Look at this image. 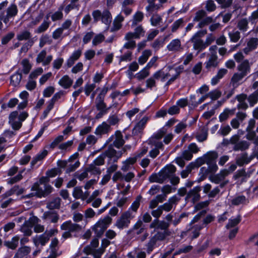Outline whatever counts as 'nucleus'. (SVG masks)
<instances>
[{
	"label": "nucleus",
	"mask_w": 258,
	"mask_h": 258,
	"mask_svg": "<svg viewBox=\"0 0 258 258\" xmlns=\"http://www.w3.org/2000/svg\"><path fill=\"white\" fill-rule=\"evenodd\" d=\"M181 46V42L180 39L176 38L170 41L167 45V49L170 51H176L179 49Z\"/></svg>",
	"instance_id": "nucleus-31"
},
{
	"label": "nucleus",
	"mask_w": 258,
	"mask_h": 258,
	"mask_svg": "<svg viewBox=\"0 0 258 258\" xmlns=\"http://www.w3.org/2000/svg\"><path fill=\"white\" fill-rule=\"evenodd\" d=\"M238 70L245 76H246L250 70L248 61L247 59L241 62L237 67Z\"/></svg>",
	"instance_id": "nucleus-32"
},
{
	"label": "nucleus",
	"mask_w": 258,
	"mask_h": 258,
	"mask_svg": "<svg viewBox=\"0 0 258 258\" xmlns=\"http://www.w3.org/2000/svg\"><path fill=\"white\" fill-rule=\"evenodd\" d=\"M22 79V75L19 73H15L11 77V83L14 86H18Z\"/></svg>",
	"instance_id": "nucleus-45"
},
{
	"label": "nucleus",
	"mask_w": 258,
	"mask_h": 258,
	"mask_svg": "<svg viewBox=\"0 0 258 258\" xmlns=\"http://www.w3.org/2000/svg\"><path fill=\"white\" fill-rule=\"evenodd\" d=\"M246 200V198L244 195L237 196L232 200V204L237 206L244 203Z\"/></svg>",
	"instance_id": "nucleus-60"
},
{
	"label": "nucleus",
	"mask_w": 258,
	"mask_h": 258,
	"mask_svg": "<svg viewBox=\"0 0 258 258\" xmlns=\"http://www.w3.org/2000/svg\"><path fill=\"white\" fill-rule=\"evenodd\" d=\"M225 176L226 175H221V173H218L216 174L210 175L209 179L213 183L218 184L224 179Z\"/></svg>",
	"instance_id": "nucleus-40"
},
{
	"label": "nucleus",
	"mask_w": 258,
	"mask_h": 258,
	"mask_svg": "<svg viewBox=\"0 0 258 258\" xmlns=\"http://www.w3.org/2000/svg\"><path fill=\"white\" fill-rule=\"evenodd\" d=\"M20 237L18 235L13 237L11 240L4 242V245L12 249H15L18 245Z\"/></svg>",
	"instance_id": "nucleus-30"
},
{
	"label": "nucleus",
	"mask_w": 258,
	"mask_h": 258,
	"mask_svg": "<svg viewBox=\"0 0 258 258\" xmlns=\"http://www.w3.org/2000/svg\"><path fill=\"white\" fill-rule=\"evenodd\" d=\"M31 33L28 30H23L17 34V39L19 41L28 40L32 39Z\"/></svg>",
	"instance_id": "nucleus-35"
},
{
	"label": "nucleus",
	"mask_w": 258,
	"mask_h": 258,
	"mask_svg": "<svg viewBox=\"0 0 258 258\" xmlns=\"http://www.w3.org/2000/svg\"><path fill=\"white\" fill-rule=\"evenodd\" d=\"M15 36L14 32H11L5 35L1 40V43L3 45L7 44Z\"/></svg>",
	"instance_id": "nucleus-63"
},
{
	"label": "nucleus",
	"mask_w": 258,
	"mask_h": 258,
	"mask_svg": "<svg viewBox=\"0 0 258 258\" xmlns=\"http://www.w3.org/2000/svg\"><path fill=\"white\" fill-rule=\"evenodd\" d=\"M81 226L74 223L71 220L67 221L60 226V229L65 231L62 233V237L66 239L72 237V233L79 232L81 230Z\"/></svg>",
	"instance_id": "nucleus-3"
},
{
	"label": "nucleus",
	"mask_w": 258,
	"mask_h": 258,
	"mask_svg": "<svg viewBox=\"0 0 258 258\" xmlns=\"http://www.w3.org/2000/svg\"><path fill=\"white\" fill-rule=\"evenodd\" d=\"M112 179L113 182H116L118 180L122 181L123 180L128 182L129 181V173L123 175L120 171L115 172L112 176Z\"/></svg>",
	"instance_id": "nucleus-37"
},
{
	"label": "nucleus",
	"mask_w": 258,
	"mask_h": 258,
	"mask_svg": "<svg viewBox=\"0 0 258 258\" xmlns=\"http://www.w3.org/2000/svg\"><path fill=\"white\" fill-rule=\"evenodd\" d=\"M107 91L104 92L102 91L103 94L102 93L100 94L96 98V107L98 110H100L102 112H106V105L103 102L104 96L106 93Z\"/></svg>",
	"instance_id": "nucleus-22"
},
{
	"label": "nucleus",
	"mask_w": 258,
	"mask_h": 258,
	"mask_svg": "<svg viewBox=\"0 0 258 258\" xmlns=\"http://www.w3.org/2000/svg\"><path fill=\"white\" fill-rule=\"evenodd\" d=\"M98 166L93 163H91L86 168L87 171L93 174H100L101 171L100 168Z\"/></svg>",
	"instance_id": "nucleus-49"
},
{
	"label": "nucleus",
	"mask_w": 258,
	"mask_h": 258,
	"mask_svg": "<svg viewBox=\"0 0 258 258\" xmlns=\"http://www.w3.org/2000/svg\"><path fill=\"white\" fill-rule=\"evenodd\" d=\"M83 196V190L82 188L77 186L74 188L73 192V196L76 199H81Z\"/></svg>",
	"instance_id": "nucleus-61"
},
{
	"label": "nucleus",
	"mask_w": 258,
	"mask_h": 258,
	"mask_svg": "<svg viewBox=\"0 0 258 258\" xmlns=\"http://www.w3.org/2000/svg\"><path fill=\"white\" fill-rule=\"evenodd\" d=\"M142 197L141 196H138L135 201H134L132 205L130 206V210H132L133 211L136 212L139 208V207L140 204V201L141 200Z\"/></svg>",
	"instance_id": "nucleus-57"
},
{
	"label": "nucleus",
	"mask_w": 258,
	"mask_h": 258,
	"mask_svg": "<svg viewBox=\"0 0 258 258\" xmlns=\"http://www.w3.org/2000/svg\"><path fill=\"white\" fill-rule=\"evenodd\" d=\"M169 222L164 220H159L158 219H155L151 222L150 225L151 228H154V230L160 229L163 231L169 230Z\"/></svg>",
	"instance_id": "nucleus-10"
},
{
	"label": "nucleus",
	"mask_w": 258,
	"mask_h": 258,
	"mask_svg": "<svg viewBox=\"0 0 258 258\" xmlns=\"http://www.w3.org/2000/svg\"><path fill=\"white\" fill-rule=\"evenodd\" d=\"M171 233L170 230L158 231L154 236L157 241H162L164 240L166 237L170 236Z\"/></svg>",
	"instance_id": "nucleus-41"
},
{
	"label": "nucleus",
	"mask_w": 258,
	"mask_h": 258,
	"mask_svg": "<svg viewBox=\"0 0 258 258\" xmlns=\"http://www.w3.org/2000/svg\"><path fill=\"white\" fill-rule=\"evenodd\" d=\"M60 199L56 198L47 204V208L49 209H58L60 207Z\"/></svg>",
	"instance_id": "nucleus-43"
},
{
	"label": "nucleus",
	"mask_w": 258,
	"mask_h": 258,
	"mask_svg": "<svg viewBox=\"0 0 258 258\" xmlns=\"http://www.w3.org/2000/svg\"><path fill=\"white\" fill-rule=\"evenodd\" d=\"M31 190L32 192L24 196L23 198L24 199H29L35 196L38 198L44 197L43 189L40 187V184L38 182L34 183L31 187Z\"/></svg>",
	"instance_id": "nucleus-9"
},
{
	"label": "nucleus",
	"mask_w": 258,
	"mask_h": 258,
	"mask_svg": "<svg viewBox=\"0 0 258 258\" xmlns=\"http://www.w3.org/2000/svg\"><path fill=\"white\" fill-rule=\"evenodd\" d=\"M81 54L82 51L79 49L74 51L66 61V64L67 67H71L74 64L75 62L80 58Z\"/></svg>",
	"instance_id": "nucleus-21"
},
{
	"label": "nucleus",
	"mask_w": 258,
	"mask_h": 258,
	"mask_svg": "<svg viewBox=\"0 0 258 258\" xmlns=\"http://www.w3.org/2000/svg\"><path fill=\"white\" fill-rule=\"evenodd\" d=\"M248 101L250 107L253 106L258 101V94L254 92L248 96Z\"/></svg>",
	"instance_id": "nucleus-51"
},
{
	"label": "nucleus",
	"mask_w": 258,
	"mask_h": 258,
	"mask_svg": "<svg viewBox=\"0 0 258 258\" xmlns=\"http://www.w3.org/2000/svg\"><path fill=\"white\" fill-rule=\"evenodd\" d=\"M18 8L15 3L9 5L7 0L0 3V17L6 25H8L10 21L14 19L18 15Z\"/></svg>",
	"instance_id": "nucleus-1"
},
{
	"label": "nucleus",
	"mask_w": 258,
	"mask_h": 258,
	"mask_svg": "<svg viewBox=\"0 0 258 258\" xmlns=\"http://www.w3.org/2000/svg\"><path fill=\"white\" fill-rule=\"evenodd\" d=\"M216 159L212 158V154H210V158L207 161V164L208 167V173L211 172L215 173L218 169V167L216 164Z\"/></svg>",
	"instance_id": "nucleus-24"
},
{
	"label": "nucleus",
	"mask_w": 258,
	"mask_h": 258,
	"mask_svg": "<svg viewBox=\"0 0 258 258\" xmlns=\"http://www.w3.org/2000/svg\"><path fill=\"white\" fill-rule=\"evenodd\" d=\"M122 151L124 152V149L122 151H116L112 147L109 146L103 153L105 158L107 157L109 158L113 159L114 161H117L121 157Z\"/></svg>",
	"instance_id": "nucleus-12"
},
{
	"label": "nucleus",
	"mask_w": 258,
	"mask_h": 258,
	"mask_svg": "<svg viewBox=\"0 0 258 258\" xmlns=\"http://www.w3.org/2000/svg\"><path fill=\"white\" fill-rule=\"evenodd\" d=\"M111 218L109 216H106L103 219H100L94 226L93 230L97 236H102L105 230L107 228L111 222Z\"/></svg>",
	"instance_id": "nucleus-5"
},
{
	"label": "nucleus",
	"mask_w": 258,
	"mask_h": 258,
	"mask_svg": "<svg viewBox=\"0 0 258 258\" xmlns=\"http://www.w3.org/2000/svg\"><path fill=\"white\" fill-rule=\"evenodd\" d=\"M233 144V150L235 152L245 151L248 149L250 146V143L245 140H242L238 142H236V141L234 140V143Z\"/></svg>",
	"instance_id": "nucleus-19"
},
{
	"label": "nucleus",
	"mask_w": 258,
	"mask_h": 258,
	"mask_svg": "<svg viewBox=\"0 0 258 258\" xmlns=\"http://www.w3.org/2000/svg\"><path fill=\"white\" fill-rule=\"evenodd\" d=\"M112 18L110 12L107 10L104 11L102 15L101 20L102 23L106 25H109L111 22Z\"/></svg>",
	"instance_id": "nucleus-46"
},
{
	"label": "nucleus",
	"mask_w": 258,
	"mask_h": 258,
	"mask_svg": "<svg viewBox=\"0 0 258 258\" xmlns=\"http://www.w3.org/2000/svg\"><path fill=\"white\" fill-rule=\"evenodd\" d=\"M210 154H212V158L216 159L218 157L217 152L214 151H210L204 154L202 156L197 158L193 162L196 165L197 168L204 164L207 163V161L210 158Z\"/></svg>",
	"instance_id": "nucleus-8"
},
{
	"label": "nucleus",
	"mask_w": 258,
	"mask_h": 258,
	"mask_svg": "<svg viewBox=\"0 0 258 258\" xmlns=\"http://www.w3.org/2000/svg\"><path fill=\"white\" fill-rule=\"evenodd\" d=\"M104 39L105 37L103 34L101 33L98 34L96 35L93 38L92 40V45L93 46H96L103 42Z\"/></svg>",
	"instance_id": "nucleus-58"
},
{
	"label": "nucleus",
	"mask_w": 258,
	"mask_h": 258,
	"mask_svg": "<svg viewBox=\"0 0 258 258\" xmlns=\"http://www.w3.org/2000/svg\"><path fill=\"white\" fill-rule=\"evenodd\" d=\"M207 33V30L206 29H201L198 31L189 39V41H192L195 39H201V37H203Z\"/></svg>",
	"instance_id": "nucleus-59"
},
{
	"label": "nucleus",
	"mask_w": 258,
	"mask_h": 258,
	"mask_svg": "<svg viewBox=\"0 0 258 258\" xmlns=\"http://www.w3.org/2000/svg\"><path fill=\"white\" fill-rule=\"evenodd\" d=\"M179 156H180V158H182L185 160L189 161L192 158L193 154L187 149L183 151Z\"/></svg>",
	"instance_id": "nucleus-62"
},
{
	"label": "nucleus",
	"mask_w": 258,
	"mask_h": 258,
	"mask_svg": "<svg viewBox=\"0 0 258 258\" xmlns=\"http://www.w3.org/2000/svg\"><path fill=\"white\" fill-rule=\"evenodd\" d=\"M252 158L251 157H248L247 153L244 152L242 154L240 157L236 159V164L239 166H242L244 164H247L250 163Z\"/></svg>",
	"instance_id": "nucleus-29"
},
{
	"label": "nucleus",
	"mask_w": 258,
	"mask_h": 258,
	"mask_svg": "<svg viewBox=\"0 0 258 258\" xmlns=\"http://www.w3.org/2000/svg\"><path fill=\"white\" fill-rule=\"evenodd\" d=\"M167 132V128L164 125L162 127L159 129L157 132L154 133L152 136V138L156 140H158L162 138L163 135L166 133Z\"/></svg>",
	"instance_id": "nucleus-47"
},
{
	"label": "nucleus",
	"mask_w": 258,
	"mask_h": 258,
	"mask_svg": "<svg viewBox=\"0 0 258 258\" xmlns=\"http://www.w3.org/2000/svg\"><path fill=\"white\" fill-rule=\"evenodd\" d=\"M144 18V14L140 11L137 12L133 16L132 26L136 25L138 23L142 21Z\"/></svg>",
	"instance_id": "nucleus-50"
},
{
	"label": "nucleus",
	"mask_w": 258,
	"mask_h": 258,
	"mask_svg": "<svg viewBox=\"0 0 258 258\" xmlns=\"http://www.w3.org/2000/svg\"><path fill=\"white\" fill-rule=\"evenodd\" d=\"M23 66V72L25 74H27L31 69V65L27 59L22 60L21 62Z\"/></svg>",
	"instance_id": "nucleus-55"
},
{
	"label": "nucleus",
	"mask_w": 258,
	"mask_h": 258,
	"mask_svg": "<svg viewBox=\"0 0 258 258\" xmlns=\"http://www.w3.org/2000/svg\"><path fill=\"white\" fill-rule=\"evenodd\" d=\"M47 154L48 151L46 150H44L39 153L33 158L31 162V165L32 166H34L38 161H40L43 160L47 156Z\"/></svg>",
	"instance_id": "nucleus-39"
},
{
	"label": "nucleus",
	"mask_w": 258,
	"mask_h": 258,
	"mask_svg": "<svg viewBox=\"0 0 258 258\" xmlns=\"http://www.w3.org/2000/svg\"><path fill=\"white\" fill-rule=\"evenodd\" d=\"M46 51L44 49L41 50L37 55L36 59L37 63H42L43 66L48 64L52 59L51 55H48L46 57Z\"/></svg>",
	"instance_id": "nucleus-14"
},
{
	"label": "nucleus",
	"mask_w": 258,
	"mask_h": 258,
	"mask_svg": "<svg viewBox=\"0 0 258 258\" xmlns=\"http://www.w3.org/2000/svg\"><path fill=\"white\" fill-rule=\"evenodd\" d=\"M31 248L28 246L20 247L15 254L13 258H23L30 252Z\"/></svg>",
	"instance_id": "nucleus-33"
},
{
	"label": "nucleus",
	"mask_w": 258,
	"mask_h": 258,
	"mask_svg": "<svg viewBox=\"0 0 258 258\" xmlns=\"http://www.w3.org/2000/svg\"><path fill=\"white\" fill-rule=\"evenodd\" d=\"M73 80L69 76H63L58 81V84L64 89L69 88L72 85Z\"/></svg>",
	"instance_id": "nucleus-25"
},
{
	"label": "nucleus",
	"mask_w": 258,
	"mask_h": 258,
	"mask_svg": "<svg viewBox=\"0 0 258 258\" xmlns=\"http://www.w3.org/2000/svg\"><path fill=\"white\" fill-rule=\"evenodd\" d=\"M201 134H198L196 136L197 140L200 143L203 142L207 140L208 135V128L206 126H203L201 129Z\"/></svg>",
	"instance_id": "nucleus-36"
},
{
	"label": "nucleus",
	"mask_w": 258,
	"mask_h": 258,
	"mask_svg": "<svg viewBox=\"0 0 258 258\" xmlns=\"http://www.w3.org/2000/svg\"><path fill=\"white\" fill-rule=\"evenodd\" d=\"M167 165H168V168H166V171L168 170L169 171L173 172V173L170 176H169L168 179H170V181L172 185H176L180 181L179 177L176 176L175 174L176 168L171 163L168 164Z\"/></svg>",
	"instance_id": "nucleus-16"
},
{
	"label": "nucleus",
	"mask_w": 258,
	"mask_h": 258,
	"mask_svg": "<svg viewBox=\"0 0 258 258\" xmlns=\"http://www.w3.org/2000/svg\"><path fill=\"white\" fill-rule=\"evenodd\" d=\"M54 230H51L48 232H45L41 235H37L33 238L34 245L38 247L39 245L44 246L48 241L50 237L54 234Z\"/></svg>",
	"instance_id": "nucleus-6"
},
{
	"label": "nucleus",
	"mask_w": 258,
	"mask_h": 258,
	"mask_svg": "<svg viewBox=\"0 0 258 258\" xmlns=\"http://www.w3.org/2000/svg\"><path fill=\"white\" fill-rule=\"evenodd\" d=\"M149 118L147 116H144L140 121L136 123L132 130V136L130 135V140H133L135 142L133 143L132 146H135L141 138V134L145 127L146 124Z\"/></svg>",
	"instance_id": "nucleus-2"
},
{
	"label": "nucleus",
	"mask_w": 258,
	"mask_h": 258,
	"mask_svg": "<svg viewBox=\"0 0 258 258\" xmlns=\"http://www.w3.org/2000/svg\"><path fill=\"white\" fill-rule=\"evenodd\" d=\"M36 39L35 37L29 40L26 43L24 44L20 49V52H26L34 44Z\"/></svg>",
	"instance_id": "nucleus-48"
},
{
	"label": "nucleus",
	"mask_w": 258,
	"mask_h": 258,
	"mask_svg": "<svg viewBox=\"0 0 258 258\" xmlns=\"http://www.w3.org/2000/svg\"><path fill=\"white\" fill-rule=\"evenodd\" d=\"M150 74L149 71L144 67L140 72L135 75L139 81H142L147 78Z\"/></svg>",
	"instance_id": "nucleus-42"
},
{
	"label": "nucleus",
	"mask_w": 258,
	"mask_h": 258,
	"mask_svg": "<svg viewBox=\"0 0 258 258\" xmlns=\"http://www.w3.org/2000/svg\"><path fill=\"white\" fill-rule=\"evenodd\" d=\"M227 72L228 71L226 69L221 68L219 69L218 71L217 74L212 78L211 80V85L212 86L217 85L220 80L227 73Z\"/></svg>",
	"instance_id": "nucleus-20"
},
{
	"label": "nucleus",
	"mask_w": 258,
	"mask_h": 258,
	"mask_svg": "<svg viewBox=\"0 0 258 258\" xmlns=\"http://www.w3.org/2000/svg\"><path fill=\"white\" fill-rule=\"evenodd\" d=\"M38 219L36 217H30L27 221H25L20 228V231L26 236L31 235L32 227L34 224L38 222Z\"/></svg>",
	"instance_id": "nucleus-7"
},
{
	"label": "nucleus",
	"mask_w": 258,
	"mask_h": 258,
	"mask_svg": "<svg viewBox=\"0 0 258 258\" xmlns=\"http://www.w3.org/2000/svg\"><path fill=\"white\" fill-rule=\"evenodd\" d=\"M258 45V38L256 37H252L247 43V46H248L252 50H254Z\"/></svg>",
	"instance_id": "nucleus-56"
},
{
	"label": "nucleus",
	"mask_w": 258,
	"mask_h": 258,
	"mask_svg": "<svg viewBox=\"0 0 258 258\" xmlns=\"http://www.w3.org/2000/svg\"><path fill=\"white\" fill-rule=\"evenodd\" d=\"M255 120L254 118H251L248 121V124L246 128V131L247 134L246 138L248 140H251L252 138L255 137V131H253L255 127Z\"/></svg>",
	"instance_id": "nucleus-18"
},
{
	"label": "nucleus",
	"mask_w": 258,
	"mask_h": 258,
	"mask_svg": "<svg viewBox=\"0 0 258 258\" xmlns=\"http://www.w3.org/2000/svg\"><path fill=\"white\" fill-rule=\"evenodd\" d=\"M166 168H168L167 164L163 167L158 173L154 172L149 177V180L150 182H157L159 183H163L165 181L169 176H170L173 172L169 171V170L166 171Z\"/></svg>",
	"instance_id": "nucleus-4"
},
{
	"label": "nucleus",
	"mask_w": 258,
	"mask_h": 258,
	"mask_svg": "<svg viewBox=\"0 0 258 258\" xmlns=\"http://www.w3.org/2000/svg\"><path fill=\"white\" fill-rule=\"evenodd\" d=\"M174 70L176 73L172 75V76L168 80L163 86L165 92L168 90V86L175 81L179 77V75L183 72L184 67L182 64H180L176 67L174 69Z\"/></svg>",
	"instance_id": "nucleus-13"
},
{
	"label": "nucleus",
	"mask_w": 258,
	"mask_h": 258,
	"mask_svg": "<svg viewBox=\"0 0 258 258\" xmlns=\"http://www.w3.org/2000/svg\"><path fill=\"white\" fill-rule=\"evenodd\" d=\"M123 18L120 16H117L113 21V26L111 28V31L118 30L121 27V23L123 21Z\"/></svg>",
	"instance_id": "nucleus-44"
},
{
	"label": "nucleus",
	"mask_w": 258,
	"mask_h": 258,
	"mask_svg": "<svg viewBox=\"0 0 258 258\" xmlns=\"http://www.w3.org/2000/svg\"><path fill=\"white\" fill-rule=\"evenodd\" d=\"M111 130L110 125H108L107 122L103 121L97 126L94 134L101 137L104 135L108 134Z\"/></svg>",
	"instance_id": "nucleus-11"
},
{
	"label": "nucleus",
	"mask_w": 258,
	"mask_h": 258,
	"mask_svg": "<svg viewBox=\"0 0 258 258\" xmlns=\"http://www.w3.org/2000/svg\"><path fill=\"white\" fill-rule=\"evenodd\" d=\"M152 220V217L150 214L148 212L145 213L142 217V220L139 219L134 225L133 229L135 230L139 229L138 231L137 232L138 234L141 232V231L143 229L142 227L143 225V221L145 223L149 222Z\"/></svg>",
	"instance_id": "nucleus-17"
},
{
	"label": "nucleus",
	"mask_w": 258,
	"mask_h": 258,
	"mask_svg": "<svg viewBox=\"0 0 258 258\" xmlns=\"http://www.w3.org/2000/svg\"><path fill=\"white\" fill-rule=\"evenodd\" d=\"M145 31L141 25L136 27L134 32H130V39H139L141 36H144Z\"/></svg>",
	"instance_id": "nucleus-26"
},
{
	"label": "nucleus",
	"mask_w": 258,
	"mask_h": 258,
	"mask_svg": "<svg viewBox=\"0 0 258 258\" xmlns=\"http://www.w3.org/2000/svg\"><path fill=\"white\" fill-rule=\"evenodd\" d=\"M247 242L252 243L254 245L258 246V231L251 235L249 237Z\"/></svg>",
	"instance_id": "nucleus-64"
},
{
	"label": "nucleus",
	"mask_w": 258,
	"mask_h": 258,
	"mask_svg": "<svg viewBox=\"0 0 258 258\" xmlns=\"http://www.w3.org/2000/svg\"><path fill=\"white\" fill-rule=\"evenodd\" d=\"M114 137L115 138V140L113 141V144L115 147L119 148L124 145V141L123 139V136L120 131H116L114 135H112L108 139V142H111Z\"/></svg>",
	"instance_id": "nucleus-15"
},
{
	"label": "nucleus",
	"mask_w": 258,
	"mask_h": 258,
	"mask_svg": "<svg viewBox=\"0 0 258 258\" xmlns=\"http://www.w3.org/2000/svg\"><path fill=\"white\" fill-rule=\"evenodd\" d=\"M48 19L49 16L47 15L46 17V20H44L43 23L36 29V33H41L45 32L48 28L50 24V22Z\"/></svg>",
	"instance_id": "nucleus-34"
},
{
	"label": "nucleus",
	"mask_w": 258,
	"mask_h": 258,
	"mask_svg": "<svg viewBox=\"0 0 258 258\" xmlns=\"http://www.w3.org/2000/svg\"><path fill=\"white\" fill-rule=\"evenodd\" d=\"M129 223V214L125 213L122 215L119 220L117 222V226L119 228H123L128 226Z\"/></svg>",
	"instance_id": "nucleus-28"
},
{
	"label": "nucleus",
	"mask_w": 258,
	"mask_h": 258,
	"mask_svg": "<svg viewBox=\"0 0 258 258\" xmlns=\"http://www.w3.org/2000/svg\"><path fill=\"white\" fill-rule=\"evenodd\" d=\"M42 219L52 223H56L57 222L59 217L57 214L55 212L47 211L45 212L43 214Z\"/></svg>",
	"instance_id": "nucleus-23"
},
{
	"label": "nucleus",
	"mask_w": 258,
	"mask_h": 258,
	"mask_svg": "<svg viewBox=\"0 0 258 258\" xmlns=\"http://www.w3.org/2000/svg\"><path fill=\"white\" fill-rule=\"evenodd\" d=\"M241 220V217L240 215H238L236 217H232L228 220V223L226 225L225 227L226 229H229L231 227H233L238 224Z\"/></svg>",
	"instance_id": "nucleus-38"
},
{
	"label": "nucleus",
	"mask_w": 258,
	"mask_h": 258,
	"mask_svg": "<svg viewBox=\"0 0 258 258\" xmlns=\"http://www.w3.org/2000/svg\"><path fill=\"white\" fill-rule=\"evenodd\" d=\"M157 241V240L156 239L154 236L150 238L146 244L147 251L148 253L151 252L153 250L154 245H155Z\"/></svg>",
	"instance_id": "nucleus-54"
},
{
	"label": "nucleus",
	"mask_w": 258,
	"mask_h": 258,
	"mask_svg": "<svg viewBox=\"0 0 258 258\" xmlns=\"http://www.w3.org/2000/svg\"><path fill=\"white\" fill-rule=\"evenodd\" d=\"M213 17L211 16L206 17L205 18L201 20L198 24L197 28H202L212 23Z\"/></svg>",
	"instance_id": "nucleus-53"
},
{
	"label": "nucleus",
	"mask_w": 258,
	"mask_h": 258,
	"mask_svg": "<svg viewBox=\"0 0 258 258\" xmlns=\"http://www.w3.org/2000/svg\"><path fill=\"white\" fill-rule=\"evenodd\" d=\"M221 92L218 89H215L208 93V97L212 100H215L220 98L221 96Z\"/></svg>",
	"instance_id": "nucleus-52"
},
{
	"label": "nucleus",
	"mask_w": 258,
	"mask_h": 258,
	"mask_svg": "<svg viewBox=\"0 0 258 258\" xmlns=\"http://www.w3.org/2000/svg\"><path fill=\"white\" fill-rule=\"evenodd\" d=\"M194 43L193 48L198 50V53L205 49L207 47L205 42L201 39H195L192 41H190Z\"/></svg>",
	"instance_id": "nucleus-27"
}]
</instances>
